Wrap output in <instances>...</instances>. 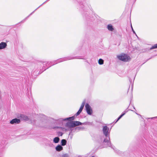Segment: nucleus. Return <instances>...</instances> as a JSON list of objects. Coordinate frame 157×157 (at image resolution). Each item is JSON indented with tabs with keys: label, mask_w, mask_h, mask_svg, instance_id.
<instances>
[{
	"label": "nucleus",
	"mask_w": 157,
	"mask_h": 157,
	"mask_svg": "<svg viewBox=\"0 0 157 157\" xmlns=\"http://www.w3.org/2000/svg\"><path fill=\"white\" fill-rule=\"evenodd\" d=\"M7 46V43L5 42H1L0 43V50L5 49Z\"/></svg>",
	"instance_id": "17"
},
{
	"label": "nucleus",
	"mask_w": 157,
	"mask_h": 157,
	"mask_svg": "<svg viewBox=\"0 0 157 157\" xmlns=\"http://www.w3.org/2000/svg\"><path fill=\"white\" fill-rule=\"evenodd\" d=\"M96 142L98 145V147L96 148L97 150L98 148H102L109 147L113 149L118 154L119 151L117 150H115L116 148L112 144L109 137L108 139L106 137L104 138L103 136H98L96 139Z\"/></svg>",
	"instance_id": "2"
},
{
	"label": "nucleus",
	"mask_w": 157,
	"mask_h": 157,
	"mask_svg": "<svg viewBox=\"0 0 157 157\" xmlns=\"http://www.w3.org/2000/svg\"><path fill=\"white\" fill-rule=\"evenodd\" d=\"M87 125L90 126H93V122H87Z\"/></svg>",
	"instance_id": "30"
},
{
	"label": "nucleus",
	"mask_w": 157,
	"mask_h": 157,
	"mask_svg": "<svg viewBox=\"0 0 157 157\" xmlns=\"http://www.w3.org/2000/svg\"><path fill=\"white\" fill-rule=\"evenodd\" d=\"M82 123L79 121H71L67 122L65 126L68 127H74L76 126L82 125Z\"/></svg>",
	"instance_id": "4"
},
{
	"label": "nucleus",
	"mask_w": 157,
	"mask_h": 157,
	"mask_svg": "<svg viewBox=\"0 0 157 157\" xmlns=\"http://www.w3.org/2000/svg\"><path fill=\"white\" fill-rule=\"evenodd\" d=\"M64 119L63 118H60L56 121L57 123H59V124H63V121H65L63 120Z\"/></svg>",
	"instance_id": "20"
},
{
	"label": "nucleus",
	"mask_w": 157,
	"mask_h": 157,
	"mask_svg": "<svg viewBox=\"0 0 157 157\" xmlns=\"http://www.w3.org/2000/svg\"><path fill=\"white\" fill-rule=\"evenodd\" d=\"M136 113V114H137V115H138V114H137Z\"/></svg>",
	"instance_id": "45"
},
{
	"label": "nucleus",
	"mask_w": 157,
	"mask_h": 157,
	"mask_svg": "<svg viewBox=\"0 0 157 157\" xmlns=\"http://www.w3.org/2000/svg\"><path fill=\"white\" fill-rule=\"evenodd\" d=\"M85 128L84 127L78 126L75 127V131L78 132L80 131H83L85 130Z\"/></svg>",
	"instance_id": "16"
},
{
	"label": "nucleus",
	"mask_w": 157,
	"mask_h": 157,
	"mask_svg": "<svg viewBox=\"0 0 157 157\" xmlns=\"http://www.w3.org/2000/svg\"><path fill=\"white\" fill-rule=\"evenodd\" d=\"M118 121V120H117V119H116V120H115V121H114V122H115V123H117Z\"/></svg>",
	"instance_id": "36"
},
{
	"label": "nucleus",
	"mask_w": 157,
	"mask_h": 157,
	"mask_svg": "<svg viewBox=\"0 0 157 157\" xmlns=\"http://www.w3.org/2000/svg\"><path fill=\"white\" fill-rule=\"evenodd\" d=\"M81 57L80 56H71L61 58V59L62 60V62H63L74 59H84L82 58H81Z\"/></svg>",
	"instance_id": "6"
},
{
	"label": "nucleus",
	"mask_w": 157,
	"mask_h": 157,
	"mask_svg": "<svg viewBox=\"0 0 157 157\" xmlns=\"http://www.w3.org/2000/svg\"><path fill=\"white\" fill-rule=\"evenodd\" d=\"M117 120H118V121L120 119L119 117H118L117 118Z\"/></svg>",
	"instance_id": "40"
},
{
	"label": "nucleus",
	"mask_w": 157,
	"mask_h": 157,
	"mask_svg": "<svg viewBox=\"0 0 157 157\" xmlns=\"http://www.w3.org/2000/svg\"><path fill=\"white\" fill-rule=\"evenodd\" d=\"M69 129V130L70 131V132L69 133V134L71 133L73 131V132H74L75 131V130H74V129H73L72 128V127H68Z\"/></svg>",
	"instance_id": "28"
},
{
	"label": "nucleus",
	"mask_w": 157,
	"mask_h": 157,
	"mask_svg": "<svg viewBox=\"0 0 157 157\" xmlns=\"http://www.w3.org/2000/svg\"><path fill=\"white\" fill-rule=\"evenodd\" d=\"M82 125H87V122H85L84 123H82Z\"/></svg>",
	"instance_id": "33"
},
{
	"label": "nucleus",
	"mask_w": 157,
	"mask_h": 157,
	"mask_svg": "<svg viewBox=\"0 0 157 157\" xmlns=\"http://www.w3.org/2000/svg\"><path fill=\"white\" fill-rule=\"evenodd\" d=\"M136 36L137 37V35H136Z\"/></svg>",
	"instance_id": "47"
},
{
	"label": "nucleus",
	"mask_w": 157,
	"mask_h": 157,
	"mask_svg": "<svg viewBox=\"0 0 157 157\" xmlns=\"http://www.w3.org/2000/svg\"><path fill=\"white\" fill-rule=\"evenodd\" d=\"M57 134H58V136H62L63 133L61 132H57Z\"/></svg>",
	"instance_id": "31"
},
{
	"label": "nucleus",
	"mask_w": 157,
	"mask_h": 157,
	"mask_svg": "<svg viewBox=\"0 0 157 157\" xmlns=\"http://www.w3.org/2000/svg\"><path fill=\"white\" fill-rule=\"evenodd\" d=\"M157 48V44H154L153 46L151 47L150 48H147L142 50V52H145L149 51L150 50H152L153 49H155Z\"/></svg>",
	"instance_id": "13"
},
{
	"label": "nucleus",
	"mask_w": 157,
	"mask_h": 157,
	"mask_svg": "<svg viewBox=\"0 0 157 157\" xmlns=\"http://www.w3.org/2000/svg\"><path fill=\"white\" fill-rule=\"evenodd\" d=\"M102 132L105 137L109 139V135L110 131V129L109 130V128L107 126H103Z\"/></svg>",
	"instance_id": "5"
},
{
	"label": "nucleus",
	"mask_w": 157,
	"mask_h": 157,
	"mask_svg": "<svg viewBox=\"0 0 157 157\" xmlns=\"http://www.w3.org/2000/svg\"><path fill=\"white\" fill-rule=\"evenodd\" d=\"M91 157H95L94 156H91Z\"/></svg>",
	"instance_id": "44"
},
{
	"label": "nucleus",
	"mask_w": 157,
	"mask_h": 157,
	"mask_svg": "<svg viewBox=\"0 0 157 157\" xmlns=\"http://www.w3.org/2000/svg\"><path fill=\"white\" fill-rule=\"evenodd\" d=\"M132 105V106H133V109H136L135 108V107L134 106V105H133V104Z\"/></svg>",
	"instance_id": "39"
},
{
	"label": "nucleus",
	"mask_w": 157,
	"mask_h": 157,
	"mask_svg": "<svg viewBox=\"0 0 157 157\" xmlns=\"http://www.w3.org/2000/svg\"><path fill=\"white\" fill-rule=\"evenodd\" d=\"M131 100H132V99H131V101H130V104H129V106H128V108L126 109V110H125V111H127V110H128V108L129 106H130V104H131Z\"/></svg>",
	"instance_id": "34"
},
{
	"label": "nucleus",
	"mask_w": 157,
	"mask_h": 157,
	"mask_svg": "<svg viewBox=\"0 0 157 157\" xmlns=\"http://www.w3.org/2000/svg\"><path fill=\"white\" fill-rule=\"evenodd\" d=\"M129 81H130V82H131V81H132V79L131 78L129 79Z\"/></svg>",
	"instance_id": "42"
},
{
	"label": "nucleus",
	"mask_w": 157,
	"mask_h": 157,
	"mask_svg": "<svg viewBox=\"0 0 157 157\" xmlns=\"http://www.w3.org/2000/svg\"><path fill=\"white\" fill-rule=\"evenodd\" d=\"M76 117L75 114L73 116L66 118H65L63 120L65 121H68V122H71V121H74L73 120H74L75 117Z\"/></svg>",
	"instance_id": "15"
},
{
	"label": "nucleus",
	"mask_w": 157,
	"mask_h": 157,
	"mask_svg": "<svg viewBox=\"0 0 157 157\" xmlns=\"http://www.w3.org/2000/svg\"><path fill=\"white\" fill-rule=\"evenodd\" d=\"M151 58H149V59H147V60H146V61H147V60H148L150 59H151Z\"/></svg>",
	"instance_id": "43"
},
{
	"label": "nucleus",
	"mask_w": 157,
	"mask_h": 157,
	"mask_svg": "<svg viewBox=\"0 0 157 157\" xmlns=\"http://www.w3.org/2000/svg\"><path fill=\"white\" fill-rule=\"evenodd\" d=\"M85 100H84L82 102V105H81L78 111L75 114V115H76V116H77L79 115L80 114V113H81V112H82V110L83 109V108L84 107V105L85 104Z\"/></svg>",
	"instance_id": "9"
},
{
	"label": "nucleus",
	"mask_w": 157,
	"mask_h": 157,
	"mask_svg": "<svg viewBox=\"0 0 157 157\" xmlns=\"http://www.w3.org/2000/svg\"><path fill=\"white\" fill-rule=\"evenodd\" d=\"M60 139L58 137H55L53 140V142L55 143H58L59 142Z\"/></svg>",
	"instance_id": "22"
},
{
	"label": "nucleus",
	"mask_w": 157,
	"mask_h": 157,
	"mask_svg": "<svg viewBox=\"0 0 157 157\" xmlns=\"http://www.w3.org/2000/svg\"><path fill=\"white\" fill-rule=\"evenodd\" d=\"M20 119L15 118L10 121V123L11 124H17L20 123Z\"/></svg>",
	"instance_id": "11"
},
{
	"label": "nucleus",
	"mask_w": 157,
	"mask_h": 157,
	"mask_svg": "<svg viewBox=\"0 0 157 157\" xmlns=\"http://www.w3.org/2000/svg\"><path fill=\"white\" fill-rule=\"evenodd\" d=\"M65 130V131H67V129L65 128H64V129H63V130Z\"/></svg>",
	"instance_id": "38"
},
{
	"label": "nucleus",
	"mask_w": 157,
	"mask_h": 157,
	"mask_svg": "<svg viewBox=\"0 0 157 157\" xmlns=\"http://www.w3.org/2000/svg\"><path fill=\"white\" fill-rule=\"evenodd\" d=\"M157 118V117H153L151 118H148V119H153V118Z\"/></svg>",
	"instance_id": "35"
},
{
	"label": "nucleus",
	"mask_w": 157,
	"mask_h": 157,
	"mask_svg": "<svg viewBox=\"0 0 157 157\" xmlns=\"http://www.w3.org/2000/svg\"><path fill=\"white\" fill-rule=\"evenodd\" d=\"M56 150L57 151H60L63 149L62 146L58 144L55 148Z\"/></svg>",
	"instance_id": "19"
},
{
	"label": "nucleus",
	"mask_w": 157,
	"mask_h": 157,
	"mask_svg": "<svg viewBox=\"0 0 157 157\" xmlns=\"http://www.w3.org/2000/svg\"><path fill=\"white\" fill-rule=\"evenodd\" d=\"M107 28L110 31H113L114 30L113 26L111 24H109L107 25Z\"/></svg>",
	"instance_id": "21"
},
{
	"label": "nucleus",
	"mask_w": 157,
	"mask_h": 157,
	"mask_svg": "<svg viewBox=\"0 0 157 157\" xmlns=\"http://www.w3.org/2000/svg\"><path fill=\"white\" fill-rule=\"evenodd\" d=\"M157 48V44H154L153 46L151 47L150 48H147L142 50V52H145L149 51L150 50H152L153 49H155Z\"/></svg>",
	"instance_id": "14"
},
{
	"label": "nucleus",
	"mask_w": 157,
	"mask_h": 157,
	"mask_svg": "<svg viewBox=\"0 0 157 157\" xmlns=\"http://www.w3.org/2000/svg\"><path fill=\"white\" fill-rule=\"evenodd\" d=\"M128 111H134L133 110H132L131 109H128L127 111H124L123 112H122V113H121V115L122 116V117L125 114V113L127 112Z\"/></svg>",
	"instance_id": "25"
},
{
	"label": "nucleus",
	"mask_w": 157,
	"mask_h": 157,
	"mask_svg": "<svg viewBox=\"0 0 157 157\" xmlns=\"http://www.w3.org/2000/svg\"><path fill=\"white\" fill-rule=\"evenodd\" d=\"M53 62V63H54L55 64L58 63H59L62 62V60L61 59V58H60V59H58L57 60L54 61Z\"/></svg>",
	"instance_id": "24"
},
{
	"label": "nucleus",
	"mask_w": 157,
	"mask_h": 157,
	"mask_svg": "<svg viewBox=\"0 0 157 157\" xmlns=\"http://www.w3.org/2000/svg\"><path fill=\"white\" fill-rule=\"evenodd\" d=\"M85 109L87 113L89 115H91L93 113L92 109L88 103L86 104L85 105Z\"/></svg>",
	"instance_id": "7"
},
{
	"label": "nucleus",
	"mask_w": 157,
	"mask_h": 157,
	"mask_svg": "<svg viewBox=\"0 0 157 157\" xmlns=\"http://www.w3.org/2000/svg\"><path fill=\"white\" fill-rule=\"evenodd\" d=\"M17 117L18 118H20L25 121H28L29 120L27 116L22 114H18L17 116Z\"/></svg>",
	"instance_id": "10"
},
{
	"label": "nucleus",
	"mask_w": 157,
	"mask_h": 157,
	"mask_svg": "<svg viewBox=\"0 0 157 157\" xmlns=\"http://www.w3.org/2000/svg\"><path fill=\"white\" fill-rule=\"evenodd\" d=\"M78 157H82L81 156H78Z\"/></svg>",
	"instance_id": "46"
},
{
	"label": "nucleus",
	"mask_w": 157,
	"mask_h": 157,
	"mask_svg": "<svg viewBox=\"0 0 157 157\" xmlns=\"http://www.w3.org/2000/svg\"><path fill=\"white\" fill-rule=\"evenodd\" d=\"M53 129H61V130H63V129H64V128L61 127L56 126L53 127Z\"/></svg>",
	"instance_id": "26"
},
{
	"label": "nucleus",
	"mask_w": 157,
	"mask_h": 157,
	"mask_svg": "<svg viewBox=\"0 0 157 157\" xmlns=\"http://www.w3.org/2000/svg\"><path fill=\"white\" fill-rule=\"evenodd\" d=\"M122 116L121 115L119 116V117H119L120 119L122 118Z\"/></svg>",
	"instance_id": "37"
},
{
	"label": "nucleus",
	"mask_w": 157,
	"mask_h": 157,
	"mask_svg": "<svg viewBox=\"0 0 157 157\" xmlns=\"http://www.w3.org/2000/svg\"><path fill=\"white\" fill-rule=\"evenodd\" d=\"M98 63L100 65H102L104 63V60L101 59H100L98 61Z\"/></svg>",
	"instance_id": "27"
},
{
	"label": "nucleus",
	"mask_w": 157,
	"mask_h": 157,
	"mask_svg": "<svg viewBox=\"0 0 157 157\" xmlns=\"http://www.w3.org/2000/svg\"><path fill=\"white\" fill-rule=\"evenodd\" d=\"M52 140H48L47 139H45L44 140V141L45 145L50 147H54V145L51 142Z\"/></svg>",
	"instance_id": "8"
},
{
	"label": "nucleus",
	"mask_w": 157,
	"mask_h": 157,
	"mask_svg": "<svg viewBox=\"0 0 157 157\" xmlns=\"http://www.w3.org/2000/svg\"><path fill=\"white\" fill-rule=\"evenodd\" d=\"M45 63L46 62H43V64L44 65L45 64Z\"/></svg>",
	"instance_id": "41"
},
{
	"label": "nucleus",
	"mask_w": 157,
	"mask_h": 157,
	"mask_svg": "<svg viewBox=\"0 0 157 157\" xmlns=\"http://www.w3.org/2000/svg\"><path fill=\"white\" fill-rule=\"evenodd\" d=\"M67 142V140L65 139H62L61 141V145H60L62 146H64L66 144Z\"/></svg>",
	"instance_id": "23"
},
{
	"label": "nucleus",
	"mask_w": 157,
	"mask_h": 157,
	"mask_svg": "<svg viewBox=\"0 0 157 157\" xmlns=\"http://www.w3.org/2000/svg\"><path fill=\"white\" fill-rule=\"evenodd\" d=\"M54 65H55V64L53 63V62H51L49 63L47 62V63H46V66H48V67L46 69L45 68V66H44L43 67V69H44V70L40 72V74H41L43 72L45 71L46 69L48 68L49 67Z\"/></svg>",
	"instance_id": "12"
},
{
	"label": "nucleus",
	"mask_w": 157,
	"mask_h": 157,
	"mask_svg": "<svg viewBox=\"0 0 157 157\" xmlns=\"http://www.w3.org/2000/svg\"><path fill=\"white\" fill-rule=\"evenodd\" d=\"M131 29H132V32L133 33V34H135V35H136V33L135 32V31L134 30L131 24Z\"/></svg>",
	"instance_id": "32"
},
{
	"label": "nucleus",
	"mask_w": 157,
	"mask_h": 157,
	"mask_svg": "<svg viewBox=\"0 0 157 157\" xmlns=\"http://www.w3.org/2000/svg\"><path fill=\"white\" fill-rule=\"evenodd\" d=\"M8 142L4 139L2 140L1 142V145L2 147H4L7 144Z\"/></svg>",
	"instance_id": "18"
},
{
	"label": "nucleus",
	"mask_w": 157,
	"mask_h": 157,
	"mask_svg": "<svg viewBox=\"0 0 157 157\" xmlns=\"http://www.w3.org/2000/svg\"><path fill=\"white\" fill-rule=\"evenodd\" d=\"M79 4V8L83 18L87 21H93L96 17L93 14V11L90 5L86 6L80 0H77Z\"/></svg>",
	"instance_id": "1"
},
{
	"label": "nucleus",
	"mask_w": 157,
	"mask_h": 157,
	"mask_svg": "<svg viewBox=\"0 0 157 157\" xmlns=\"http://www.w3.org/2000/svg\"><path fill=\"white\" fill-rule=\"evenodd\" d=\"M69 155L67 153H66L62 155V157H69Z\"/></svg>",
	"instance_id": "29"
},
{
	"label": "nucleus",
	"mask_w": 157,
	"mask_h": 157,
	"mask_svg": "<svg viewBox=\"0 0 157 157\" xmlns=\"http://www.w3.org/2000/svg\"><path fill=\"white\" fill-rule=\"evenodd\" d=\"M117 57L119 59L124 62L129 61L131 59L130 56L128 54L124 53L117 56Z\"/></svg>",
	"instance_id": "3"
}]
</instances>
